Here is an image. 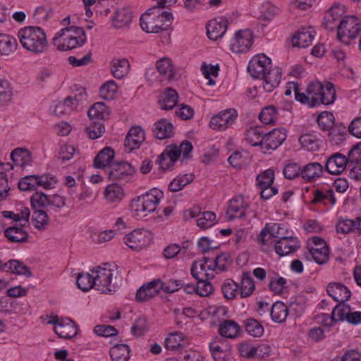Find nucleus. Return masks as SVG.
Masks as SVG:
<instances>
[{
  "label": "nucleus",
  "instance_id": "obj_1",
  "mask_svg": "<svg viewBox=\"0 0 361 361\" xmlns=\"http://www.w3.org/2000/svg\"><path fill=\"white\" fill-rule=\"evenodd\" d=\"M247 71L253 78L262 79V87L267 92H271L276 87L281 80L279 69H271V61L264 54L255 56L250 60Z\"/></svg>",
  "mask_w": 361,
  "mask_h": 361
},
{
  "label": "nucleus",
  "instance_id": "obj_2",
  "mask_svg": "<svg viewBox=\"0 0 361 361\" xmlns=\"http://www.w3.org/2000/svg\"><path fill=\"white\" fill-rule=\"evenodd\" d=\"M336 99V90L329 82L314 81L309 84L305 93L296 92V99L313 107L319 104H333Z\"/></svg>",
  "mask_w": 361,
  "mask_h": 361
},
{
  "label": "nucleus",
  "instance_id": "obj_3",
  "mask_svg": "<svg viewBox=\"0 0 361 361\" xmlns=\"http://www.w3.org/2000/svg\"><path fill=\"white\" fill-rule=\"evenodd\" d=\"M17 36L22 47L32 54H42L47 49V35L40 27H25L18 30Z\"/></svg>",
  "mask_w": 361,
  "mask_h": 361
},
{
  "label": "nucleus",
  "instance_id": "obj_4",
  "mask_svg": "<svg viewBox=\"0 0 361 361\" xmlns=\"http://www.w3.org/2000/svg\"><path fill=\"white\" fill-rule=\"evenodd\" d=\"M86 40L82 28L71 26L57 32L52 39V44L59 51H67L83 45Z\"/></svg>",
  "mask_w": 361,
  "mask_h": 361
},
{
  "label": "nucleus",
  "instance_id": "obj_5",
  "mask_svg": "<svg viewBox=\"0 0 361 361\" xmlns=\"http://www.w3.org/2000/svg\"><path fill=\"white\" fill-rule=\"evenodd\" d=\"M163 196L162 191L158 188H152L139 196L131 203V209L134 215L144 218L154 212Z\"/></svg>",
  "mask_w": 361,
  "mask_h": 361
},
{
  "label": "nucleus",
  "instance_id": "obj_6",
  "mask_svg": "<svg viewBox=\"0 0 361 361\" xmlns=\"http://www.w3.org/2000/svg\"><path fill=\"white\" fill-rule=\"evenodd\" d=\"M192 145L190 142L185 140L178 146L171 145L166 147L159 156V164L161 169L167 170L172 166L182 154L183 157L188 158V154L192 151Z\"/></svg>",
  "mask_w": 361,
  "mask_h": 361
},
{
  "label": "nucleus",
  "instance_id": "obj_7",
  "mask_svg": "<svg viewBox=\"0 0 361 361\" xmlns=\"http://www.w3.org/2000/svg\"><path fill=\"white\" fill-rule=\"evenodd\" d=\"M33 208H47L49 211L58 212L66 206V198L58 194L47 195L43 192H35L30 197Z\"/></svg>",
  "mask_w": 361,
  "mask_h": 361
},
{
  "label": "nucleus",
  "instance_id": "obj_8",
  "mask_svg": "<svg viewBox=\"0 0 361 361\" xmlns=\"http://www.w3.org/2000/svg\"><path fill=\"white\" fill-rule=\"evenodd\" d=\"M360 32V21L354 16H345L337 27L338 40L346 44H349L351 39L356 38Z\"/></svg>",
  "mask_w": 361,
  "mask_h": 361
},
{
  "label": "nucleus",
  "instance_id": "obj_9",
  "mask_svg": "<svg viewBox=\"0 0 361 361\" xmlns=\"http://www.w3.org/2000/svg\"><path fill=\"white\" fill-rule=\"evenodd\" d=\"M94 288L102 293L111 294L116 291V287L111 283L112 270L106 267H97L92 269Z\"/></svg>",
  "mask_w": 361,
  "mask_h": 361
},
{
  "label": "nucleus",
  "instance_id": "obj_10",
  "mask_svg": "<svg viewBox=\"0 0 361 361\" xmlns=\"http://www.w3.org/2000/svg\"><path fill=\"white\" fill-rule=\"evenodd\" d=\"M253 35L248 29L237 31L231 40L230 49L235 54H243L248 51L252 45Z\"/></svg>",
  "mask_w": 361,
  "mask_h": 361
},
{
  "label": "nucleus",
  "instance_id": "obj_11",
  "mask_svg": "<svg viewBox=\"0 0 361 361\" xmlns=\"http://www.w3.org/2000/svg\"><path fill=\"white\" fill-rule=\"evenodd\" d=\"M248 209L249 203L242 196H235L229 201L226 217L229 221L237 218L244 219Z\"/></svg>",
  "mask_w": 361,
  "mask_h": 361
},
{
  "label": "nucleus",
  "instance_id": "obj_12",
  "mask_svg": "<svg viewBox=\"0 0 361 361\" xmlns=\"http://www.w3.org/2000/svg\"><path fill=\"white\" fill-rule=\"evenodd\" d=\"M237 117L234 109H226L213 116L209 122V126L216 130L224 131L231 126Z\"/></svg>",
  "mask_w": 361,
  "mask_h": 361
},
{
  "label": "nucleus",
  "instance_id": "obj_13",
  "mask_svg": "<svg viewBox=\"0 0 361 361\" xmlns=\"http://www.w3.org/2000/svg\"><path fill=\"white\" fill-rule=\"evenodd\" d=\"M345 7L343 5L335 4L332 6L324 19L323 26L328 30H334L337 28L345 16Z\"/></svg>",
  "mask_w": 361,
  "mask_h": 361
},
{
  "label": "nucleus",
  "instance_id": "obj_14",
  "mask_svg": "<svg viewBox=\"0 0 361 361\" xmlns=\"http://www.w3.org/2000/svg\"><path fill=\"white\" fill-rule=\"evenodd\" d=\"M134 173L135 169L130 164L120 161L114 162L109 166L108 175L112 180H128Z\"/></svg>",
  "mask_w": 361,
  "mask_h": 361
},
{
  "label": "nucleus",
  "instance_id": "obj_15",
  "mask_svg": "<svg viewBox=\"0 0 361 361\" xmlns=\"http://www.w3.org/2000/svg\"><path fill=\"white\" fill-rule=\"evenodd\" d=\"M214 361H228L231 356V348L223 338H215L209 345Z\"/></svg>",
  "mask_w": 361,
  "mask_h": 361
},
{
  "label": "nucleus",
  "instance_id": "obj_16",
  "mask_svg": "<svg viewBox=\"0 0 361 361\" xmlns=\"http://www.w3.org/2000/svg\"><path fill=\"white\" fill-rule=\"evenodd\" d=\"M123 241L129 248L135 251L144 249L149 243L147 233L140 230H134L127 234Z\"/></svg>",
  "mask_w": 361,
  "mask_h": 361
},
{
  "label": "nucleus",
  "instance_id": "obj_17",
  "mask_svg": "<svg viewBox=\"0 0 361 361\" xmlns=\"http://www.w3.org/2000/svg\"><path fill=\"white\" fill-rule=\"evenodd\" d=\"M85 93L80 94L78 97H68L63 102H59L54 107V114L56 116H61L75 110L80 102L85 99Z\"/></svg>",
  "mask_w": 361,
  "mask_h": 361
},
{
  "label": "nucleus",
  "instance_id": "obj_18",
  "mask_svg": "<svg viewBox=\"0 0 361 361\" xmlns=\"http://www.w3.org/2000/svg\"><path fill=\"white\" fill-rule=\"evenodd\" d=\"M159 284L160 280L157 279L143 285L136 293V300L144 302L155 297L160 292Z\"/></svg>",
  "mask_w": 361,
  "mask_h": 361
},
{
  "label": "nucleus",
  "instance_id": "obj_19",
  "mask_svg": "<svg viewBox=\"0 0 361 361\" xmlns=\"http://www.w3.org/2000/svg\"><path fill=\"white\" fill-rule=\"evenodd\" d=\"M299 246V243L296 238L284 235L276 241L275 250L280 256H284L295 252Z\"/></svg>",
  "mask_w": 361,
  "mask_h": 361
},
{
  "label": "nucleus",
  "instance_id": "obj_20",
  "mask_svg": "<svg viewBox=\"0 0 361 361\" xmlns=\"http://www.w3.org/2000/svg\"><path fill=\"white\" fill-rule=\"evenodd\" d=\"M286 138V132L283 128H277L265 133L264 148L275 149L279 147Z\"/></svg>",
  "mask_w": 361,
  "mask_h": 361
},
{
  "label": "nucleus",
  "instance_id": "obj_21",
  "mask_svg": "<svg viewBox=\"0 0 361 361\" xmlns=\"http://www.w3.org/2000/svg\"><path fill=\"white\" fill-rule=\"evenodd\" d=\"M156 10V8H149L144 13L140 20L141 28L149 33H157L163 30V25L157 23V16H152V13Z\"/></svg>",
  "mask_w": 361,
  "mask_h": 361
},
{
  "label": "nucleus",
  "instance_id": "obj_22",
  "mask_svg": "<svg viewBox=\"0 0 361 361\" xmlns=\"http://www.w3.org/2000/svg\"><path fill=\"white\" fill-rule=\"evenodd\" d=\"M144 140L145 135L142 129L140 127L132 128L125 140V150L128 153L132 152L134 149L138 148Z\"/></svg>",
  "mask_w": 361,
  "mask_h": 361
},
{
  "label": "nucleus",
  "instance_id": "obj_23",
  "mask_svg": "<svg viewBox=\"0 0 361 361\" xmlns=\"http://www.w3.org/2000/svg\"><path fill=\"white\" fill-rule=\"evenodd\" d=\"M336 311V314H339L338 319H341V322L346 321L353 325L361 324V312L353 311L350 305L339 303V307Z\"/></svg>",
  "mask_w": 361,
  "mask_h": 361
},
{
  "label": "nucleus",
  "instance_id": "obj_24",
  "mask_svg": "<svg viewBox=\"0 0 361 361\" xmlns=\"http://www.w3.org/2000/svg\"><path fill=\"white\" fill-rule=\"evenodd\" d=\"M346 164V157L337 153L328 159L326 163V169L331 174L339 175L345 169Z\"/></svg>",
  "mask_w": 361,
  "mask_h": 361
},
{
  "label": "nucleus",
  "instance_id": "obj_25",
  "mask_svg": "<svg viewBox=\"0 0 361 361\" xmlns=\"http://www.w3.org/2000/svg\"><path fill=\"white\" fill-rule=\"evenodd\" d=\"M55 333L61 338L69 339L78 334L76 324L69 319H61V323L54 327Z\"/></svg>",
  "mask_w": 361,
  "mask_h": 361
},
{
  "label": "nucleus",
  "instance_id": "obj_26",
  "mask_svg": "<svg viewBox=\"0 0 361 361\" xmlns=\"http://www.w3.org/2000/svg\"><path fill=\"white\" fill-rule=\"evenodd\" d=\"M327 293L335 301L339 303H345L350 298V292L347 287L338 283L329 284Z\"/></svg>",
  "mask_w": 361,
  "mask_h": 361
},
{
  "label": "nucleus",
  "instance_id": "obj_27",
  "mask_svg": "<svg viewBox=\"0 0 361 361\" xmlns=\"http://www.w3.org/2000/svg\"><path fill=\"white\" fill-rule=\"evenodd\" d=\"M228 22L224 18L220 20H212L207 25V35L210 39L217 40L221 38L227 30Z\"/></svg>",
  "mask_w": 361,
  "mask_h": 361
},
{
  "label": "nucleus",
  "instance_id": "obj_28",
  "mask_svg": "<svg viewBox=\"0 0 361 361\" xmlns=\"http://www.w3.org/2000/svg\"><path fill=\"white\" fill-rule=\"evenodd\" d=\"M133 19L132 12L126 8L118 9L112 17V24L115 28L121 29L129 26Z\"/></svg>",
  "mask_w": 361,
  "mask_h": 361
},
{
  "label": "nucleus",
  "instance_id": "obj_29",
  "mask_svg": "<svg viewBox=\"0 0 361 361\" xmlns=\"http://www.w3.org/2000/svg\"><path fill=\"white\" fill-rule=\"evenodd\" d=\"M187 343L186 336L179 331L169 334L165 339L166 348L172 351L182 349Z\"/></svg>",
  "mask_w": 361,
  "mask_h": 361
},
{
  "label": "nucleus",
  "instance_id": "obj_30",
  "mask_svg": "<svg viewBox=\"0 0 361 361\" xmlns=\"http://www.w3.org/2000/svg\"><path fill=\"white\" fill-rule=\"evenodd\" d=\"M156 68L160 76L169 82L173 80L175 76V70L170 59L164 57L156 62Z\"/></svg>",
  "mask_w": 361,
  "mask_h": 361
},
{
  "label": "nucleus",
  "instance_id": "obj_31",
  "mask_svg": "<svg viewBox=\"0 0 361 361\" xmlns=\"http://www.w3.org/2000/svg\"><path fill=\"white\" fill-rule=\"evenodd\" d=\"M130 63L126 59H114L111 62V71L114 78L122 79L129 72Z\"/></svg>",
  "mask_w": 361,
  "mask_h": 361
},
{
  "label": "nucleus",
  "instance_id": "obj_32",
  "mask_svg": "<svg viewBox=\"0 0 361 361\" xmlns=\"http://www.w3.org/2000/svg\"><path fill=\"white\" fill-rule=\"evenodd\" d=\"M12 161L23 168L30 166L32 161L31 152L25 148H16L11 154Z\"/></svg>",
  "mask_w": 361,
  "mask_h": 361
},
{
  "label": "nucleus",
  "instance_id": "obj_33",
  "mask_svg": "<svg viewBox=\"0 0 361 361\" xmlns=\"http://www.w3.org/2000/svg\"><path fill=\"white\" fill-rule=\"evenodd\" d=\"M314 38L311 31L302 29L293 36L291 42L293 47L305 48L312 44Z\"/></svg>",
  "mask_w": 361,
  "mask_h": 361
},
{
  "label": "nucleus",
  "instance_id": "obj_34",
  "mask_svg": "<svg viewBox=\"0 0 361 361\" xmlns=\"http://www.w3.org/2000/svg\"><path fill=\"white\" fill-rule=\"evenodd\" d=\"M324 169L322 164L312 162L305 165L301 171V176L307 180H314L322 176Z\"/></svg>",
  "mask_w": 361,
  "mask_h": 361
},
{
  "label": "nucleus",
  "instance_id": "obj_35",
  "mask_svg": "<svg viewBox=\"0 0 361 361\" xmlns=\"http://www.w3.org/2000/svg\"><path fill=\"white\" fill-rule=\"evenodd\" d=\"M265 132L262 127H251L245 133L246 140L252 146L264 147Z\"/></svg>",
  "mask_w": 361,
  "mask_h": 361
},
{
  "label": "nucleus",
  "instance_id": "obj_36",
  "mask_svg": "<svg viewBox=\"0 0 361 361\" xmlns=\"http://www.w3.org/2000/svg\"><path fill=\"white\" fill-rule=\"evenodd\" d=\"M16 39L6 35L0 34V56H8L17 49Z\"/></svg>",
  "mask_w": 361,
  "mask_h": 361
},
{
  "label": "nucleus",
  "instance_id": "obj_37",
  "mask_svg": "<svg viewBox=\"0 0 361 361\" xmlns=\"http://www.w3.org/2000/svg\"><path fill=\"white\" fill-rule=\"evenodd\" d=\"M154 133L159 140L170 137L173 133V125L166 119H160L154 124Z\"/></svg>",
  "mask_w": 361,
  "mask_h": 361
},
{
  "label": "nucleus",
  "instance_id": "obj_38",
  "mask_svg": "<svg viewBox=\"0 0 361 361\" xmlns=\"http://www.w3.org/2000/svg\"><path fill=\"white\" fill-rule=\"evenodd\" d=\"M5 236L12 243H24L28 238V233L22 227L11 226L5 230Z\"/></svg>",
  "mask_w": 361,
  "mask_h": 361
},
{
  "label": "nucleus",
  "instance_id": "obj_39",
  "mask_svg": "<svg viewBox=\"0 0 361 361\" xmlns=\"http://www.w3.org/2000/svg\"><path fill=\"white\" fill-rule=\"evenodd\" d=\"M4 271H10L17 275H24L27 277L32 276L31 271L28 267L23 262L18 260H10L4 264Z\"/></svg>",
  "mask_w": 361,
  "mask_h": 361
},
{
  "label": "nucleus",
  "instance_id": "obj_40",
  "mask_svg": "<svg viewBox=\"0 0 361 361\" xmlns=\"http://www.w3.org/2000/svg\"><path fill=\"white\" fill-rule=\"evenodd\" d=\"M32 222L34 226L39 231L45 230L49 225V219L46 211L42 208H33Z\"/></svg>",
  "mask_w": 361,
  "mask_h": 361
},
{
  "label": "nucleus",
  "instance_id": "obj_41",
  "mask_svg": "<svg viewBox=\"0 0 361 361\" xmlns=\"http://www.w3.org/2000/svg\"><path fill=\"white\" fill-rule=\"evenodd\" d=\"M125 192L118 184L109 185L104 191V198L108 202H120L124 197Z\"/></svg>",
  "mask_w": 361,
  "mask_h": 361
},
{
  "label": "nucleus",
  "instance_id": "obj_42",
  "mask_svg": "<svg viewBox=\"0 0 361 361\" xmlns=\"http://www.w3.org/2000/svg\"><path fill=\"white\" fill-rule=\"evenodd\" d=\"M288 314L287 306L281 301L276 302L270 310L271 319L276 323H282L286 321Z\"/></svg>",
  "mask_w": 361,
  "mask_h": 361
},
{
  "label": "nucleus",
  "instance_id": "obj_43",
  "mask_svg": "<svg viewBox=\"0 0 361 361\" xmlns=\"http://www.w3.org/2000/svg\"><path fill=\"white\" fill-rule=\"evenodd\" d=\"M114 157V151L111 147H105L101 150L94 158V166L96 168H104L110 166Z\"/></svg>",
  "mask_w": 361,
  "mask_h": 361
},
{
  "label": "nucleus",
  "instance_id": "obj_44",
  "mask_svg": "<svg viewBox=\"0 0 361 361\" xmlns=\"http://www.w3.org/2000/svg\"><path fill=\"white\" fill-rule=\"evenodd\" d=\"M219 331L223 337L233 338L238 335L240 328L234 321L225 320L219 325Z\"/></svg>",
  "mask_w": 361,
  "mask_h": 361
},
{
  "label": "nucleus",
  "instance_id": "obj_45",
  "mask_svg": "<svg viewBox=\"0 0 361 361\" xmlns=\"http://www.w3.org/2000/svg\"><path fill=\"white\" fill-rule=\"evenodd\" d=\"M262 348H267L265 346H254L247 343H241L238 346L240 355L245 358H252L254 357H262Z\"/></svg>",
  "mask_w": 361,
  "mask_h": 361
},
{
  "label": "nucleus",
  "instance_id": "obj_46",
  "mask_svg": "<svg viewBox=\"0 0 361 361\" xmlns=\"http://www.w3.org/2000/svg\"><path fill=\"white\" fill-rule=\"evenodd\" d=\"M87 115L90 119H106L109 115V108L103 102H97L89 109Z\"/></svg>",
  "mask_w": 361,
  "mask_h": 361
},
{
  "label": "nucleus",
  "instance_id": "obj_47",
  "mask_svg": "<svg viewBox=\"0 0 361 361\" xmlns=\"http://www.w3.org/2000/svg\"><path fill=\"white\" fill-rule=\"evenodd\" d=\"M178 101L177 92L171 87L166 89L161 99V109L170 110L176 106Z\"/></svg>",
  "mask_w": 361,
  "mask_h": 361
},
{
  "label": "nucleus",
  "instance_id": "obj_48",
  "mask_svg": "<svg viewBox=\"0 0 361 361\" xmlns=\"http://www.w3.org/2000/svg\"><path fill=\"white\" fill-rule=\"evenodd\" d=\"M255 286L253 279L249 272H244L242 276L240 283V295L242 298H247L252 295Z\"/></svg>",
  "mask_w": 361,
  "mask_h": 361
},
{
  "label": "nucleus",
  "instance_id": "obj_49",
  "mask_svg": "<svg viewBox=\"0 0 361 361\" xmlns=\"http://www.w3.org/2000/svg\"><path fill=\"white\" fill-rule=\"evenodd\" d=\"M130 350L126 344L114 345L110 350L113 361H127L129 358Z\"/></svg>",
  "mask_w": 361,
  "mask_h": 361
},
{
  "label": "nucleus",
  "instance_id": "obj_50",
  "mask_svg": "<svg viewBox=\"0 0 361 361\" xmlns=\"http://www.w3.org/2000/svg\"><path fill=\"white\" fill-rule=\"evenodd\" d=\"M192 174H184L178 176L174 178L169 184V189L171 192H178L181 190L185 185L193 180Z\"/></svg>",
  "mask_w": 361,
  "mask_h": 361
},
{
  "label": "nucleus",
  "instance_id": "obj_51",
  "mask_svg": "<svg viewBox=\"0 0 361 361\" xmlns=\"http://www.w3.org/2000/svg\"><path fill=\"white\" fill-rule=\"evenodd\" d=\"M299 141L302 147L308 151L314 152L319 148V140L312 133H307L302 135Z\"/></svg>",
  "mask_w": 361,
  "mask_h": 361
},
{
  "label": "nucleus",
  "instance_id": "obj_52",
  "mask_svg": "<svg viewBox=\"0 0 361 361\" xmlns=\"http://www.w3.org/2000/svg\"><path fill=\"white\" fill-rule=\"evenodd\" d=\"M224 297L228 300L235 298L239 292V286L233 280L228 279L224 281L222 287Z\"/></svg>",
  "mask_w": 361,
  "mask_h": 361
},
{
  "label": "nucleus",
  "instance_id": "obj_53",
  "mask_svg": "<svg viewBox=\"0 0 361 361\" xmlns=\"http://www.w3.org/2000/svg\"><path fill=\"white\" fill-rule=\"evenodd\" d=\"M78 287L83 291H87L94 288V279L92 270L90 273L79 274L76 281Z\"/></svg>",
  "mask_w": 361,
  "mask_h": 361
},
{
  "label": "nucleus",
  "instance_id": "obj_54",
  "mask_svg": "<svg viewBox=\"0 0 361 361\" xmlns=\"http://www.w3.org/2000/svg\"><path fill=\"white\" fill-rule=\"evenodd\" d=\"M208 258L195 262L191 267V274L197 280H205L206 264L209 262Z\"/></svg>",
  "mask_w": 361,
  "mask_h": 361
},
{
  "label": "nucleus",
  "instance_id": "obj_55",
  "mask_svg": "<svg viewBox=\"0 0 361 361\" xmlns=\"http://www.w3.org/2000/svg\"><path fill=\"white\" fill-rule=\"evenodd\" d=\"M37 187H39V176H26L18 182V188L20 190H31Z\"/></svg>",
  "mask_w": 361,
  "mask_h": 361
},
{
  "label": "nucleus",
  "instance_id": "obj_56",
  "mask_svg": "<svg viewBox=\"0 0 361 361\" xmlns=\"http://www.w3.org/2000/svg\"><path fill=\"white\" fill-rule=\"evenodd\" d=\"M286 279L276 275L271 278L269 281L270 290L276 295L283 294L286 289Z\"/></svg>",
  "mask_w": 361,
  "mask_h": 361
},
{
  "label": "nucleus",
  "instance_id": "obj_57",
  "mask_svg": "<svg viewBox=\"0 0 361 361\" xmlns=\"http://www.w3.org/2000/svg\"><path fill=\"white\" fill-rule=\"evenodd\" d=\"M117 85L114 80H109L104 83L100 88L101 97L107 100L113 99L117 92Z\"/></svg>",
  "mask_w": 361,
  "mask_h": 361
},
{
  "label": "nucleus",
  "instance_id": "obj_58",
  "mask_svg": "<svg viewBox=\"0 0 361 361\" xmlns=\"http://www.w3.org/2000/svg\"><path fill=\"white\" fill-rule=\"evenodd\" d=\"M257 186L265 188L273 185L274 180V172L272 169H268L259 173L257 177Z\"/></svg>",
  "mask_w": 361,
  "mask_h": 361
},
{
  "label": "nucleus",
  "instance_id": "obj_59",
  "mask_svg": "<svg viewBox=\"0 0 361 361\" xmlns=\"http://www.w3.org/2000/svg\"><path fill=\"white\" fill-rule=\"evenodd\" d=\"M317 122L323 130H329L334 124V116L332 113L324 111L318 116Z\"/></svg>",
  "mask_w": 361,
  "mask_h": 361
},
{
  "label": "nucleus",
  "instance_id": "obj_60",
  "mask_svg": "<svg viewBox=\"0 0 361 361\" xmlns=\"http://www.w3.org/2000/svg\"><path fill=\"white\" fill-rule=\"evenodd\" d=\"M12 97L11 83L5 79L0 80V104L9 102Z\"/></svg>",
  "mask_w": 361,
  "mask_h": 361
},
{
  "label": "nucleus",
  "instance_id": "obj_61",
  "mask_svg": "<svg viewBox=\"0 0 361 361\" xmlns=\"http://www.w3.org/2000/svg\"><path fill=\"white\" fill-rule=\"evenodd\" d=\"M216 221V215L212 212H205L197 220V225L202 229H205L211 227L214 224Z\"/></svg>",
  "mask_w": 361,
  "mask_h": 361
},
{
  "label": "nucleus",
  "instance_id": "obj_62",
  "mask_svg": "<svg viewBox=\"0 0 361 361\" xmlns=\"http://www.w3.org/2000/svg\"><path fill=\"white\" fill-rule=\"evenodd\" d=\"M276 109L274 106H269L263 109L259 114L260 121L265 123L269 124L276 119Z\"/></svg>",
  "mask_w": 361,
  "mask_h": 361
},
{
  "label": "nucleus",
  "instance_id": "obj_63",
  "mask_svg": "<svg viewBox=\"0 0 361 361\" xmlns=\"http://www.w3.org/2000/svg\"><path fill=\"white\" fill-rule=\"evenodd\" d=\"M246 331L255 337H259L264 332L263 326L255 319H250L247 320L245 324Z\"/></svg>",
  "mask_w": 361,
  "mask_h": 361
},
{
  "label": "nucleus",
  "instance_id": "obj_64",
  "mask_svg": "<svg viewBox=\"0 0 361 361\" xmlns=\"http://www.w3.org/2000/svg\"><path fill=\"white\" fill-rule=\"evenodd\" d=\"M197 293L201 297H207L213 293V286L208 280H197Z\"/></svg>",
  "mask_w": 361,
  "mask_h": 361
}]
</instances>
